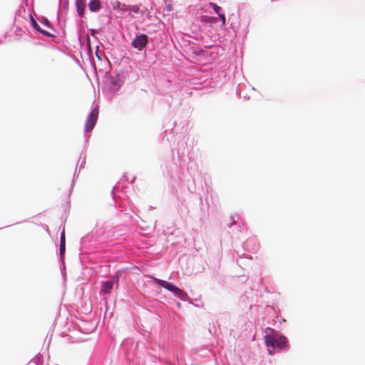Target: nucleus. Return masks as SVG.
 <instances>
[{"label": "nucleus", "mask_w": 365, "mask_h": 365, "mask_svg": "<svg viewBox=\"0 0 365 365\" xmlns=\"http://www.w3.org/2000/svg\"><path fill=\"white\" fill-rule=\"evenodd\" d=\"M264 341L268 347V353L273 354L276 348L283 349L286 346L287 339L282 335L278 334L273 329L267 328L265 331Z\"/></svg>", "instance_id": "obj_1"}, {"label": "nucleus", "mask_w": 365, "mask_h": 365, "mask_svg": "<svg viewBox=\"0 0 365 365\" xmlns=\"http://www.w3.org/2000/svg\"><path fill=\"white\" fill-rule=\"evenodd\" d=\"M155 280L159 285L162 286L163 287L165 288L168 290L173 292L175 294V295L178 296L181 299H183L184 296L185 295L184 291L175 287L173 284L170 282L158 278H155Z\"/></svg>", "instance_id": "obj_2"}, {"label": "nucleus", "mask_w": 365, "mask_h": 365, "mask_svg": "<svg viewBox=\"0 0 365 365\" xmlns=\"http://www.w3.org/2000/svg\"><path fill=\"white\" fill-rule=\"evenodd\" d=\"M98 110L97 108H94L92 110L90 113L86 123V132H91L94 127L96 122L98 119Z\"/></svg>", "instance_id": "obj_3"}, {"label": "nucleus", "mask_w": 365, "mask_h": 365, "mask_svg": "<svg viewBox=\"0 0 365 365\" xmlns=\"http://www.w3.org/2000/svg\"><path fill=\"white\" fill-rule=\"evenodd\" d=\"M148 41V38L145 34L138 35L133 40L132 46L138 50H141L146 46Z\"/></svg>", "instance_id": "obj_4"}, {"label": "nucleus", "mask_w": 365, "mask_h": 365, "mask_svg": "<svg viewBox=\"0 0 365 365\" xmlns=\"http://www.w3.org/2000/svg\"><path fill=\"white\" fill-rule=\"evenodd\" d=\"M113 281H107L104 282L101 287V293L103 294H109L113 289Z\"/></svg>", "instance_id": "obj_5"}, {"label": "nucleus", "mask_w": 365, "mask_h": 365, "mask_svg": "<svg viewBox=\"0 0 365 365\" xmlns=\"http://www.w3.org/2000/svg\"><path fill=\"white\" fill-rule=\"evenodd\" d=\"M86 8V0H76V9L80 16H83Z\"/></svg>", "instance_id": "obj_6"}, {"label": "nucleus", "mask_w": 365, "mask_h": 365, "mask_svg": "<svg viewBox=\"0 0 365 365\" xmlns=\"http://www.w3.org/2000/svg\"><path fill=\"white\" fill-rule=\"evenodd\" d=\"M88 6H89V9L91 11H97L98 10L100 9L101 8V3H100V1L99 0H92L89 4H88Z\"/></svg>", "instance_id": "obj_7"}, {"label": "nucleus", "mask_w": 365, "mask_h": 365, "mask_svg": "<svg viewBox=\"0 0 365 365\" xmlns=\"http://www.w3.org/2000/svg\"><path fill=\"white\" fill-rule=\"evenodd\" d=\"M32 24L34 27L41 34H43L44 35L48 36H53V35L50 34L48 31L41 29L40 26L34 20L32 21Z\"/></svg>", "instance_id": "obj_8"}, {"label": "nucleus", "mask_w": 365, "mask_h": 365, "mask_svg": "<svg viewBox=\"0 0 365 365\" xmlns=\"http://www.w3.org/2000/svg\"><path fill=\"white\" fill-rule=\"evenodd\" d=\"M210 5L213 8L215 12L219 16L220 14H221L220 13V11H221V8L217 5L215 3H212V2H210Z\"/></svg>", "instance_id": "obj_9"}, {"label": "nucleus", "mask_w": 365, "mask_h": 365, "mask_svg": "<svg viewBox=\"0 0 365 365\" xmlns=\"http://www.w3.org/2000/svg\"><path fill=\"white\" fill-rule=\"evenodd\" d=\"M66 251V245L60 244V254L63 256Z\"/></svg>", "instance_id": "obj_10"}, {"label": "nucleus", "mask_w": 365, "mask_h": 365, "mask_svg": "<svg viewBox=\"0 0 365 365\" xmlns=\"http://www.w3.org/2000/svg\"><path fill=\"white\" fill-rule=\"evenodd\" d=\"M60 244L66 245V235L65 232H63L61 235V242Z\"/></svg>", "instance_id": "obj_11"}, {"label": "nucleus", "mask_w": 365, "mask_h": 365, "mask_svg": "<svg viewBox=\"0 0 365 365\" xmlns=\"http://www.w3.org/2000/svg\"><path fill=\"white\" fill-rule=\"evenodd\" d=\"M219 17L220 18V19L222 21V25L225 26L226 24V17H225V14H221L219 15Z\"/></svg>", "instance_id": "obj_12"}, {"label": "nucleus", "mask_w": 365, "mask_h": 365, "mask_svg": "<svg viewBox=\"0 0 365 365\" xmlns=\"http://www.w3.org/2000/svg\"><path fill=\"white\" fill-rule=\"evenodd\" d=\"M45 26L49 29H51V25L48 21L45 23Z\"/></svg>", "instance_id": "obj_13"}, {"label": "nucleus", "mask_w": 365, "mask_h": 365, "mask_svg": "<svg viewBox=\"0 0 365 365\" xmlns=\"http://www.w3.org/2000/svg\"><path fill=\"white\" fill-rule=\"evenodd\" d=\"M168 11H172L173 10V8H172L171 5H168Z\"/></svg>", "instance_id": "obj_14"}]
</instances>
